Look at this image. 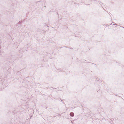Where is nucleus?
I'll list each match as a JSON object with an SVG mask.
<instances>
[{
	"label": "nucleus",
	"mask_w": 124,
	"mask_h": 124,
	"mask_svg": "<svg viewBox=\"0 0 124 124\" xmlns=\"http://www.w3.org/2000/svg\"><path fill=\"white\" fill-rule=\"evenodd\" d=\"M70 115L72 116H73L74 115V114L73 113H71L70 114Z\"/></svg>",
	"instance_id": "f257e3e1"
}]
</instances>
